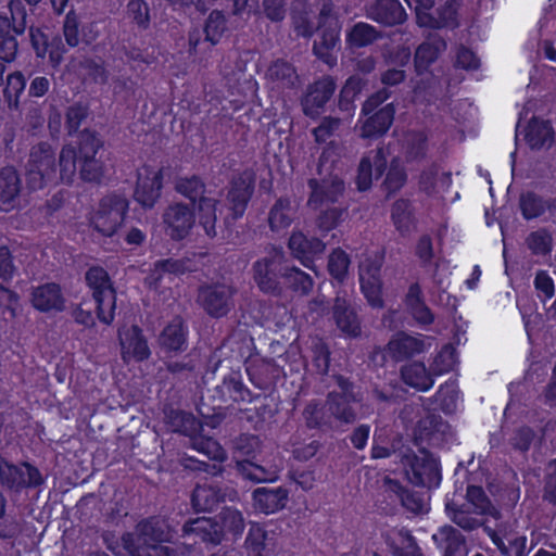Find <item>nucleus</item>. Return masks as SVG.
<instances>
[{
	"instance_id": "1",
	"label": "nucleus",
	"mask_w": 556,
	"mask_h": 556,
	"mask_svg": "<svg viewBox=\"0 0 556 556\" xmlns=\"http://www.w3.org/2000/svg\"><path fill=\"white\" fill-rule=\"evenodd\" d=\"M76 174L77 152L73 142L62 148L58 166L49 144L40 143L31 149L26 172L27 185L30 189H42L59 181L71 184Z\"/></svg>"
},
{
	"instance_id": "2",
	"label": "nucleus",
	"mask_w": 556,
	"mask_h": 556,
	"mask_svg": "<svg viewBox=\"0 0 556 556\" xmlns=\"http://www.w3.org/2000/svg\"><path fill=\"white\" fill-rule=\"evenodd\" d=\"M253 268L254 280L264 292H275L278 289V273L290 288L302 294H307L314 286L313 279L306 273L295 267L282 266L280 251H276L269 258L257 261Z\"/></svg>"
},
{
	"instance_id": "3",
	"label": "nucleus",
	"mask_w": 556,
	"mask_h": 556,
	"mask_svg": "<svg viewBox=\"0 0 556 556\" xmlns=\"http://www.w3.org/2000/svg\"><path fill=\"white\" fill-rule=\"evenodd\" d=\"M219 519L222 525L214 522L211 518H197L184 526V532L186 535H195L203 542L217 544L225 533L240 535L244 530V518L236 508H224Z\"/></svg>"
},
{
	"instance_id": "4",
	"label": "nucleus",
	"mask_w": 556,
	"mask_h": 556,
	"mask_svg": "<svg viewBox=\"0 0 556 556\" xmlns=\"http://www.w3.org/2000/svg\"><path fill=\"white\" fill-rule=\"evenodd\" d=\"M164 528L165 522L160 519L142 521L137 527L136 539L127 534L123 541L132 556H170L168 548L160 544L172 538Z\"/></svg>"
},
{
	"instance_id": "5",
	"label": "nucleus",
	"mask_w": 556,
	"mask_h": 556,
	"mask_svg": "<svg viewBox=\"0 0 556 556\" xmlns=\"http://www.w3.org/2000/svg\"><path fill=\"white\" fill-rule=\"evenodd\" d=\"M129 203L122 194H109L101 199L90 214V225L105 237L113 236L123 225Z\"/></svg>"
},
{
	"instance_id": "6",
	"label": "nucleus",
	"mask_w": 556,
	"mask_h": 556,
	"mask_svg": "<svg viewBox=\"0 0 556 556\" xmlns=\"http://www.w3.org/2000/svg\"><path fill=\"white\" fill-rule=\"evenodd\" d=\"M176 191L191 201L199 199V219L210 237L216 235V204L217 201L210 193H205L204 185L198 177L180 178L176 182Z\"/></svg>"
},
{
	"instance_id": "7",
	"label": "nucleus",
	"mask_w": 556,
	"mask_h": 556,
	"mask_svg": "<svg viewBox=\"0 0 556 556\" xmlns=\"http://www.w3.org/2000/svg\"><path fill=\"white\" fill-rule=\"evenodd\" d=\"M73 144L80 164V178L88 182L101 181L105 174V167L101 160L96 157L103 146L100 137L93 131L85 130L79 135L78 141Z\"/></svg>"
},
{
	"instance_id": "8",
	"label": "nucleus",
	"mask_w": 556,
	"mask_h": 556,
	"mask_svg": "<svg viewBox=\"0 0 556 556\" xmlns=\"http://www.w3.org/2000/svg\"><path fill=\"white\" fill-rule=\"evenodd\" d=\"M389 92L387 90H380L371 96L364 104L362 112L364 115H369L364 121H361V136L363 138H372L384 134L391 126L394 118V106L393 104H387L379 111H374L387 99Z\"/></svg>"
},
{
	"instance_id": "9",
	"label": "nucleus",
	"mask_w": 556,
	"mask_h": 556,
	"mask_svg": "<svg viewBox=\"0 0 556 556\" xmlns=\"http://www.w3.org/2000/svg\"><path fill=\"white\" fill-rule=\"evenodd\" d=\"M86 280L93 291L99 319L104 324H111L114 319L116 299L108 273L101 267H92L87 271Z\"/></svg>"
},
{
	"instance_id": "10",
	"label": "nucleus",
	"mask_w": 556,
	"mask_h": 556,
	"mask_svg": "<svg viewBox=\"0 0 556 556\" xmlns=\"http://www.w3.org/2000/svg\"><path fill=\"white\" fill-rule=\"evenodd\" d=\"M318 27L324 28L320 38L314 43V52L325 63L333 65L336 58L331 51L339 42V25L331 14V1L321 0V9L318 17Z\"/></svg>"
},
{
	"instance_id": "11",
	"label": "nucleus",
	"mask_w": 556,
	"mask_h": 556,
	"mask_svg": "<svg viewBox=\"0 0 556 556\" xmlns=\"http://www.w3.org/2000/svg\"><path fill=\"white\" fill-rule=\"evenodd\" d=\"M163 188V172L157 166L142 165L137 169V180L134 190L135 201L144 208H152Z\"/></svg>"
},
{
	"instance_id": "12",
	"label": "nucleus",
	"mask_w": 556,
	"mask_h": 556,
	"mask_svg": "<svg viewBox=\"0 0 556 556\" xmlns=\"http://www.w3.org/2000/svg\"><path fill=\"white\" fill-rule=\"evenodd\" d=\"M408 480L415 485L438 486L440 482L439 465L437 459L427 453L420 456H402Z\"/></svg>"
},
{
	"instance_id": "13",
	"label": "nucleus",
	"mask_w": 556,
	"mask_h": 556,
	"mask_svg": "<svg viewBox=\"0 0 556 556\" xmlns=\"http://www.w3.org/2000/svg\"><path fill=\"white\" fill-rule=\"evenodd\" d=\"M382 266V257H367L359 266V283L361 290L372 307L380 308L383 306L382 282L380 269Z\"/></svg>"
},
{
	"instance_id": "14",
	"label": "nucleus",
	"mask_w": 556,
	"mask_h": 556,
	"mask_svg": "<svg viewBox=\"0 0 556 556\" xmlns=\"http://www.w3.org/2000/svg\"><path fill=\"white\" fill-rule=\"evenodd\" d=\"M121 357L125 364L140 363L151 355L148 341L138 326H124L118 330Z\"/></svg>"
},
{
	"instance_id": "15",
	"label": "nucleus",
	"mask_w": 556,
	"mask_h": 556,
	"mask_svg": "<svg viewBox=\"0 0 556 556\" xmlns=\"http://www.w3.org/2000/svg\"><path fill=\"white\" fill-rule=\"evenodd\" d=\"M434 0H407V4L416 12L417 22L420 26L426 27H444L456 25V14L458 2L450 0L435 17L430 12Z\"/></svg>"
},
{
	"instance_id": "16",
	"label": "nucleus",
	"mask_w": 556,
	"mask_h": 556,
	"mask_svg": "<svg viewBox=\"0 0 556 556\" xmlns=\"http://www.w3.org/2000/svg\"><path fill=\"white\" fill-rule=\"evenodd\" d=\"M232 289L227 285H211L200 289L198 302L212 317L225 316L233 306Z\"/></svg>"
},
{
	"instance_id": "17",
	"label": "nucleus",
	"mask_w": 556,
	"mask_h": 556,
	"mask_svg": "<svg viewBox=\"0 0 556 556\" xmlns=\"http://www.w3.org/2000/svg\"><path fill=\"white\" fill-rule=\"evenodd\" d=\"M163 223L173 239H182L193 227L194 215L186 204L173 203L164 211Z\"/></svg>"
},
{
	"instance_id": "18",
	"label": "nucleus",
	"mask_w": 556,
	"mask_h": 556,
	"mask_svg": "<svg viewBox=\"0 0 556 556\" xmlns=\"http://www.w3.org/2000/svg\"><path fill=\"white\" fill-rule=\"evenodd\" d=\"M332 318L338 329L346 337H357L361 333L359 319L351 307L346 292L337 293L332 307Z\"/></svg>"
},
{
	"instance_id": "19",
	"label": "nucleus",
	"mask_w": 556,
	"mask_h": 556,
	"mask_svg": "<svg viewBox=\"0 0 556 556\" xmlns=\"http://www.w3.org/2000/svg\"><path fill=\"white\" fill-rule=\"evenodd\" d=\"M387 165V152L378 149L367 153L359 163L356 184L362 191L369 189L374 179H378Z\"/></svg>"
},
{
	"instance_id": "20",
	"label": "nucleus",
	"mask_w": 556,
	"mask_h": 556,
	"mask_svg": "<svg viewBox=\"0 0 556 556\" xmlns=\"http://www.w3.org/2000/svg\"><path fill=\"white\" fill-rule=\"evenodd\" d=\"M312 194L308 200V205L318 210L325 204L334 202L342 194L344 184L337 175L325 178L321 182L313 179L309 181Z\"/></svg>"
},
{
	"instance_id": "21",
	"label": "nucleus",
	"mask_w": 556,
	"mask_h": 556,
	"mask_svg": "<svg viewBox=\"0 0 556 556\" xmlns=\"http://www.w3.org/2000/svg\"><path fill=\"white\" fill-rule=\"evenodd\" d=\"M253 184L254 177L249 172L241 174L232 180L227 199L233 219L243 215L247 203L252 194Z\"/></svg>"
},
{
	"instance_id": "22",
	"label": "nucleus",
	"mask_w": 556,
	"mask_h": 556,
	"mask_svg": "<svg viewBox=\"0 0 556 556\" xmlns=\"http://www.w3.org/2000/svg\"><path fill=\"white\" fill-rule=\"evenodd\" d=\"M336 89L331 77H324L309 86L302 105L308 116H316L319 110L329 101Z\"/></svg>"
},
{
	"instance_id": "23",
	"label": "nucleus",
	"mask_w": 556,
	"mask_h": 556,
	"mask_svg": "<svg viewBox=\"0 0 556 556\" xmlns=\"http://www.w3.org/2000/svg\"><path fill=\"white\" fill-rule=\"evenodd\" d=\"M289 248L303 266L315 270L313 261L325 251V244L318 239H307L302 232H293L289 240Z\"/></svg>"
},
{
	"instance_id": "24",
	"label": "nucleus",
	"mask_w": 556,
	"mask_h": 556,
	"mask_svg": "<svg viewBox=\"0 0 556 556\" xmlns=\"http://www.w3.org/2000/svg\"><path fill=\"white\" fill-rule=\"evenodd\" d=\"M30 301L37 311L43 313L60 312L64 307L63 294L55 283L35 287L31 291Z\"/></svg>"
},
{
	"instance_id": "25",
	"label": "nucleus",
	"mask_w": 556,
	"mask_h": 556,
	"mask_svg": "<svg viewBox=\"0 0 556 556\" xmlns=\"http://www.w3.org/2000/svg\"><path fill=\"white\" fill-rule=\"evenodd\" d=\"M31 46L38 58H45L49 54L50 63L52 66H58L62 62L64 48L59 38L50 39L40 28H30Z\"/></svg>"
},
{
	"instance_id": "26",
	"label": "nucleus",
	"mask_w": 556,
	"mask_h": 556,
	"mask_svg": "<svg viewBox=\"0 0 556 556\" xmlns=\"http://www.w3.org/2000/svg\"><path fill=\"white\" fill-rule=\"evenodd\" d=\"M253 502L255 509L264 514H273L286 506L288 491L282 488H257L253 492Z\"/></svg>"
},
{
	"instance_id": "27",
	"label": "nucleus",
	"mask_w": 556,
	"mask_h": 556,
	"mask_svg": "<svg viewBox=\"0 0 556 556\" xmlns=\"http://www.w3.org/2000/svg\"><path fill=\"white\" fill-rule=\"evenodd\" d=\"M430 343H427L421 336H409L406 333L395 334L388 344L389 354L400 361L424 352Z\"/></svg>"
},
{
	"instance_id": "28",
	"label": "nucleus",
	"mask_w": 556,
	"mask_h": 556,
	"mask_svg": "<svg viewBox=\"0 0 556 556\" xmlns=\"http://www.w3.org/2000/svg\"><path fill=\"white\" fill-rule=\"evenodd\" d=\"M432 540L443 556H466L465 538L451 526L441 527L432 534Z\"/></svg>"
},
{
	"instance_id": "29",
	"label": "nucleus",
	"mask_w": 556,
	"mask_h": 556,
	"mask_svg": "<svg viewBox=\"0 0 556 556\" xmlns=\"http://www.w3.org/2000/svg\"><path fill=\"white\" fill-rule=\"evenodd\" d=\"M21 191V179L14 167L0 168V210L14 207Z\"/></svg>"
},
{
	"instance_id": "30",
	"label": "nucleus",
	"mask_w": 556,
	"mask_h": 556,
	"mask_svg": "<svg viewBox=\"0 0 556 556\" xmlns=\"http://www.w3.org/2000/svg\"><path fill=\"white\" fill-rule=\"evenodd\" d=\"M370 18L384 25H395L405 21L406 13L399 0H377L369 9Z\"/></svg>"
},
{
	"instance_id": "31",
	"label": "nucleus",
	"mask_w": 556,
	"mask_h": 556,
	"mask_svg": "<svg viewBox=\"0 0 556 556\" xmlns=\"http://www.w3.org/2000/svg\"><path fill=\"white\" fill-rule=\"evenodd\" d=\"M338 382L341 393L333 392L329 395L327 404L328 409L336 418L344 422H352L355 420L356 416L349 406L350 400L353 397V394L350 391V383L342 378H340Z\"/></svg>"
},
{
	"instance_id": "32",
	"label": "nucleus",
	"mask_w": 556,
	"mask_h": 556,
	"mask_svg": "<svg viewBox=\"0 0 556 556\" xmlns=\"http://www.w3.org/2000/svg\"><path fill=\"white\" fill-rule=\"evenodd\" d=\"M386 540L395 556H422L415 539L404 528L388 531Z\"/></svg>"
},
{
	"instance_id": "33",
	"label": "nucleus",
	"mask_w": 556,
	"mask_h": 556,
	"mask_svg": "<svg viewBox=\"0 0 556 556\" xmlns=\"http://www.w3.org/2000/svg\"><path fill=\"white\" fill-rule=\"evenodd\" d=\"M236 495L235 491H230L229 494L222 493L212 483H204L198 485L192 495V504L194 508L199 510H211L226 496L232 500Z\"/></svg>"
},
{
	"instance_id": "34",
	"label": "nucleus",
	"mask_w": 556,
	"mask_h": 556,
	"mask_svg": "<svg viewBox=\"0 0 556 556\" xmlns=\"http://www.w3.org/2000/svg\"><path fill=\"white\" fill-rule=\"evenodd\" d=\"M525 138L532 149L547 148L554 140V131L548 122L533 118L526 129Z\"/></svg>"
},
{
	"instance_id": "35",
	"label": "nucleus",
	"mask_w": 556,
	"mask_h": 556,
	"mask_svg": "<svg viewBox=\"0 0 556 556\" xmlns=\"http://www.w3.org/2000/svg\"><path fill=\"white\" fill-rule=\"evenodd\" d=\"M402 378L406 384L419 391H428L434 384L432 374L422 363L414 362L402 368Z\"/></svg>"
},
{
	"instance_id": "36",
	"label": "nucleus",
	"mask_w": 556,
	"mask_h": 556,
	"mask_svg": "<svg viewBox=\"0 0 556 556\" xmlns=\"http://www.w3.org/2000/svg\"><path fill=\"white\" fill-rule=\"evenodd\" d=\"M296 212L295 205L289 200L280 199L269 213V225L273 230H283L291 225Z\"/></svg>"
},
{
	"instance_id": "37",
	"label": "nucleus",
	"mask_w": 556,
	"mask_h": 556,
	"mask_svg": "<svg viewBox=\"0 0 556 556\" xmlns=\"http://www.w3.org/2000/svg\"><path fill=\"white\" fill-rule=\"evenodd\" d=\"M161 345L168 351L182 350L186 343V331L180 318L173 319L162 331Z\"/></svg>"
},
{
	"instance_id": "38",
	"label": "nucleus",
	"mask_w": 556,
	"mask_h": 556,
	"mask_svg": "<svg viewBox=\"0 0 556 556\" xmlns=\"http://www.w3.org/2000/svg\"><path fill=\"white\" fill-rule=\"evenodd\" d=\"M446 47L445 42L437 37L420 45L415 54V66L418 73L425 71Z\"/></svg>"
},
{
	"instance_id": "39",
	"label": "nucleus",
	"mask_w": 556,
	"mask_h": 556,
	"mask_svg": "<svg viewBox=\"0 0 556 556\" xmlns=\"http://www.w3.org/2000/svg\"><path fill=\"white\" fill-rule=\"evenodd\" d=\"M526 245L534 256H547L553 249V233L546 228H539L526 238Z\"/></svg>"
},
{
	"instance_id": "40",
	"label": "nucleus",
	"mask_w": 556,
	"mask_h": 556,
	"mask_svg": "<svg viewBox=\"0 0 556 556\" xmlns=\"http://www.w3.org/2000/svg\"><path fill=\"white\" fill-rule=\"evenodd\" d=\"M406 304L418 323L425 325L432 323L433 316L430 309L422 302L419 285L414 283L409 287L406 295Z\"/></svg>"
},
{
	"instance_id": "41",
	"label": "nucleus",
	"mask_w": 556,
	"mask_h": 556,
	"mask_svg": "<svg viewBox=\"0 0 556 556\" xmlns=\"http://www.w3.org/2000/svg\"><path fill=\"white\" fill-rule=\"evenodd\" d=\"M26 87V80L22 72H13L7 76L3 97L10 109H17L20 98Z\"/></svg>"
},
{
	"instance_id": "42",
	"label": "nucleus",
	"mask_w": 556,
	"mask_h": 556,
	"mask_svg": "<svg viewBox=\"0 0 556 556\" xmlns=\"http://www.w3.org/2000/svg\"><path fill=\"white\" fill-rule=\"evenodd\" d=\"M238 470L245 479L256 482H263L275 480L278 471L280 470V466L275 465L271 466L269 469H265L264 467L251 462H241L238 463Z\"/></svg>"
},
{
	"instance_id": "43",
	"label": "nucleus",
	"mask_w": 556,
	"mask_h": 556,
	"mask_svg": "<svg viewBox=\"0 0 556 556\" xmlns=\"http://www.w3.org/2000/svg\"><path fill=\"white\" fill-rule=\"evenodd\" d=\"M392 219L396 230L402 236L409 235L415 228V222L410 206L405 201H397L393 205Z\"/></svg>"
},
{
	"instance_id": "44",
	"label": "nucleus",
	"mask_w": 556,
	"mask_h": 556,
	"mask_svg": "<svg viewBox=\"0 0 556 556\" xmlns=\"http://www.w3.org/2000/svg\"><path fill=\"white\" fill-rule=\"evenodd\" d=\"M467 501L468 504L473 507L476 515H490L494 518L500 517L498 510L492 506L481 488L475 485L468 486Z\"/></svg>"
},
{
	"instance_id": "45",
	"label": "nucleus",
	"mask_w": 556,
	"mask_h": 556,
	"mask_svg": "<svg viewBox=\"0 0 556 556\" xmlns=\"http://www.w3.org/2000/svg\"><path fill=\"white\" fill-rule=\"evenodd\" d=\"M451 175L438 169L425 172L420 177L421 187L429 193L444 191L451 186Z\"/></svg>"
},
{
	"instance_id": "46",
	"label": "nucleus",
	"mask_w": 556,
	"mask_h": 556,
	"mask_svg": "<svg viewBox=\"0 0 556 556\" xmlns=\"http://www.w3.org/2000/svg\"><path fill=\"white\" fill-rule=\"evenodd\" d=\"M378 37V33L369 24L357 23L346 35V41L352 47H364L374 42Z\"/></svg>"
},
{
	"instance_id": "47",
	"label": "nucleus",
	"mask_w": 556,
	"mask_h": 556,
	"mask_svg": "<svg viewBox=\"0 0 556 556\" xmlns=\"http://www.w3.org/2000/svg\"><path fill=\"white\" fill-rule=\"evenodd\" d=\"M448 518L464 530H473L480 526V520L466 507H456L453 503L446 504Z\"/></svg>"
},
{
	"instance_id": "48",
	"label": "nucleus",
	"mask_w": 556,
	"mask_h": 556,
	"mask_svg": "<svg viewBox=\"0 0 556 556\" xmlns=\"http://www.w3.org/2000/svg\"><path fill=\"white\" fill-rule=\"evenodd\" d=\"M268 77L271 80L279 81L282 86H294L298 80L294 68L287 62L276 61L274 62L267 72Z\"/></svg>"
},
{
	"instance_id": "49",
	"label": "nucleus",
	"mask_w": 556,
	"mask_h": 556,
	"mask_svg": "<svg viewBox=\"0 0 556 556\" xmlns=\"http://www.w3.org/2000/svg\"><path fill=\"white\" fill-rule=\"evenodd\" d=\"M181 271L182 266L178 261H160L155 263L151 275L146 279V282L150 288H156L165 275L179 274Z\"/></svg>"
},
{
	"instance_id": "50",
	"label": "nucleus",
	"mask_w": 556,
	"mask_h": 556,
	"mask_svg": "<svg viewBox=\"0 0 556 556\" xmlns=\"http://www.w3.org/2000/svg\"><path fill=\"white\" fill-rule=\"evenodd\" d=\"M192 446L194 450L206 455L208 458L219 462L225 459L224 448L217 441L211 438H205L203 435L194 437L192 440Z\"/></svg>"
},
{
	"instance_id": "51",
	"label": "nucleus",
	"mask_w": 556,
	"mask_h": 556,
	"mask_svg": "<svg viewBox=\"0 0 556 556\" xmlns=\"http://www.w3.org/2000/svg\"><path fill=\"white\" fill-rule=\"evenodd\" d=\"M225 29V15L219 11L211 12L205 24L206 40L213 45L217 43L222 38Z\"/></svg>"
},
{
	"instance_id": "52",
	"label": "nucleus",
	"mask_w": 556,
	"mask_h": 556,
	"mask_svg": "<svg viewBox=\"0 0 556 556\" xmlns=\"http://www.w3.org/2000/svg\"><path fill=\"white\" fill-rule=\"evenodd\" d=\"M350 265L349 255L341 249L332 251L328 260L329 274L337 280L342 281Z\"/></svg>"
},
{
	"instance_id": "53",
	"label": "nucleus",
	"mask_w": 556,
	"mask_h": 556,
	"mask_svg": "<svg viewBox=\"0 0 556 556\" xmlns=\"http://www.w3.org/2000/svg\"><path fill=\"white\" fill-rule=\"evenodd\" d=\"M457 363V357L455 350L446 345L444 346L440 353L437 355L432 363V374L433 375H443L445 372H448L454 368V366Z\"/></svg>"
},
{
	"instance_id": "54",
	"label": "nucleus",
	"mask_w": 556,
	"mask_h": 556,
	"mask_svg": "<svg viewBox=\"0 0 556 556\" xmlns=\"http://www.w3.org/2000/svg\"><path fill=\"white\" fill-rule=\"evenodd\" d=\"M520 208L526 219L541 216L545 211V203L533 193H525L520 198Z\"/></svg>"
},
{
	"instance_id": "55",
	"label": "nucleus",
	"mask_w": 556,
	"mask_h": 556,
	"mask_svg": "<svg viewBox=\"0 0 556 556\" xmlns=\"http://www.w3.org/2000/svg\"><path fill=\"white\" fill-rule=\"evenodd\" d=\"M267 533L263 527L252 523L247 538V545L254 553V556H260L267 548Z\"/></svg>"
},
{
	"instance_id": "56",
	"label": "nucleus",
	"mask_w": 556,
	"mask_h": 556,
	"mask_svg": "<svg viewBox=\"0 0 556 556\" xmlns=\"http://www.w3.org/2000/svg\"><path fill=\"white\" fill-rule=\"evenodd\" d=\"M292 17L294 29L298 33V35L303 37H309L313 35L316 28V23L311 17L309 12H298L296 9H294Z\"/></svg>"
},
{
	"instance_id": "57",
	"label": "nucleus",
	"mask_w": 556,
	"mask_h": 556,
	"mask_svg": "<svg viewBox=\"0 0 556 556\" xmlns=\"http://www.w3.org/2000/svg\"><path fill=\"white\" fill-rule=\"evenodd\" d=\"M405 181L406 173L404 167L397 161H393L386 178L387 188L391 191H396L403 187Z\"/></svg>"
},
{
	"instance_id": "58",
	"label": "nucleus",
	"mask_w": 556,
	"mask_h": 556,
	"mask_svg": "<svg viewBox=\"0 0 556 556\" xmlns=\"http://www.w3.org/2000/svg\"><path fill=\"white\" fill-rule=\"evenodd\" d=\"M534 287L539 292V296H544L546 300L553 298L555 293V286L552 277L544 270L536 273L534 278Z\"/></svg>"
},
{
	"instance_id": "59",
	"label": "nucleus",
	"mask_w": 556,
	"mask_h": 556,
	"mask_svg": "<svg viewBox=\"0 0 556 556\" xmlns=\"http://www.w3.org/2000/svg\"><path fill=\"white\" fill-rule=\"evenodd\" d=\"M129 16L140 26L149 22V9L143 0H130L127 5Z\"/></svg>"
},
{
	"instance_id": "60",
	"label": "nucleus",
	"mask_w": 556,
	"mask_h": 556,
	"mask_svg": "<svg viewBox=\"0 0 556 556\" xmlns=\"http://www.w3.org/2000/svg\"><path fill=\"white\" fill-rule=\"evenodd\" d=\"M343 212L338 208H330L325 211L317 220L318 228L323 231H329L338 226L341 220Z\"/></svg>"
},
{
	"instance_id": "61",
	"label": "nucleus",
	"mask_w": 556,
	"mask_h": 556,
	"mask_svg": "<svg viewBox=\"0 0 556 556\" xmlns=\"http://www.w3.org/2000/svg\"><path fill=\"white\" fill-rule=\"evenodd\" d=\"M64 37L68 46L76 47L79 42L78 21L75 14L68 13L64 22Z\"/></svg>"
},
{
	"instance_id": "62",
	"label": "nucleus",
	"mask_w": 556,
	"mask_h": 556,
	"mask_svg": "<svg viewBox=\"0 0 556 556\" xmlns=\"http://www.w3.org/2000/svg\"><path fill=\"white\" fill-rule=\"evenodd\" d=\"M362 85L363 83L359 77H351L348 79L341 90V105L350 104L361 91Z\"/></svg>"
},
{
	"instance_id": "63",
	"label": "nucleus",
	"mask_w": 556,
	"mask_h": 556,
	"mask_svg": "<svg viewBox=\"0 0 556 556\" xmlns=\"http://www.w3.org/2000/svg\"><path fill=\"white\" fill-rule=\"evenodd\" d=\"M265 15L271 21H281L285 17V0H263Z\"/></svg>"
},
{
	"instance_id": "64",
	"label": "nucleus",
	"mask_w": 556,
	"mask_h": 556,
	"mask_svg": "<svg viewBox=\"0 0 556 556\" xmlns=\"http://www.w3.org/2000/svg\"><path fill=\"white\" fill-rule=\"evenodd\" d=\"M17 40L14 37H5L0 40V60L11 63L15 60L17 54Z\"/></svg>"
}]
</instances>
